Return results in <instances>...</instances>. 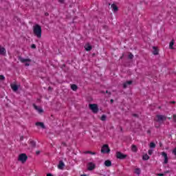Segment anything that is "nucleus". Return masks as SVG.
Instances as JSON below:
<instances>
[{"label":"nucleus","mask_w":176,"mask_h":176,"mask_svg":"<svg viewBox=\"0 0 176 176\" xmlns=\"http://www.w3.org/2000/svg\"><path fill=\"white\" fill-rule=\"evenodd\" d=\"M33 32L34 36H36V38H38V39L42 38V28L41 25L36 24L33 26Z\"/></svg>","instance_id":"obj_1"},{"label":"nucleus","mask_w":176,"mask_h":176,"mask_svg":"<svg viewBox=\"0 0 176 176\" xmlns=\"http://www.w3.org/2000/svg\"><path fill=\"white\" fill-rule=\"evenodd\" d=\"M19 60L21 63H22L23 64H25L26 67H30V65H31V59H30L29 58H23L20 56L19 58Z\"/></svg>","instance_id":"obj_2"},{"label":"nucleus","mask_w":176,"mask_h":176,"mask_svg":"<svg viewBox=\"0 0 176 176\" xmlns=\"http://www.w3.org/2000/svg\"><path fill=\"white\" fill-rule=\"evenodd\" d=\"M89 108L92 111L93 113H97L98 112V105L97 104H89Z\"/></svg>","instance_id":"obj_3"},{"label":"nucleus","mask_w":176,"mask_h":176,"mask_svg":"<svg viewBox=\"0 0 176 176\" xmlns=\"http://www.w3.org/2000/svg\"><path fill=\"white\" fill-rule=\"evenodd\" d=\"M27 159H28V157H27V155L25 153H22L19 155L18 160L19 162H21V163H25V162H27Z\"/></svg>","instance_id":"obj_4"},{"label":"nucleus","mask_w":176,"mask_h":176,"mask_svg":"<svg viewBox=\"0 0 176 176\" xmlns=\"http://www.w3.org/2000/svg\"><path fill=\"white\" fill-rule=\"evenodd\" d=\"M109 152H111V150L109 149V146H108V144H104L101 148V153H109Z\"/></svg>","instance_id":"obj_5"},{"label":"nucleus","mask_w":176,"mask_h":176,"mask_svg":"<svg viewBox=\"0 0 176 176\" xmlns=\"http://www.w3.org/2000/svg\"><path fill=\"white\" fill-rule=\"evenodd\" d=\"M116 157H117V159L123 160V159H126L127 157V155H124L120 152H117Z\"/></svg>","instance_id":"obj_6"},{"label":"nucleus","mask_w":176,"mask_h":176,"mask_svg":"<svg viewBox=\"0 0 176 176\" xmlns=\"http://www.w3.org/2000/svg\"><path fill=\"white\" fill-rule=\"evenodd\" d=\"M157 122H159L160 123H162V122H164V120H166L167 117L163 115H158L157 116Z\"/></svg>","instance_id":"obj_7"},{"label":"nucleus","mask_w":176,"mask_h":176,"mask_svg":"<svg viewBox=\"0 0 176 176\" xmlns=\"http://www.w3.org/2000/svg\"><path fill=\"white\" fill-rule=\"evenodd\" d=\"M161 155L164 159V164H167V163H168V157L167 156V153L162 152Z\"/></svg>","instance_id":"obj_8"},{"label":"nucleus","mask_w":176,"mask_h":176,"mask_svg":"<svg viewBox=\"0 0 176 176\" xmlns=\"http://www.w3.org/2000/svg\"><path fill=\"white\" fill-rule=\"evenodd\" d=\"M87 168L89 171H91L96 168V164L93 162H89L87 165Z\"/></svg>","instance_id":"obj_9"},{"label":"nucleus","mask_w":176,"mask_h":176,"mask_svg":"<svg viewBox=\"0 0 176 176\" xmlns=\"http://www.w3.org/2000/svg\"><path fill=\"white\" fill-rule=\"evenodd\" d=\"M84 47H85L86 52H90V50H91L93 49V47H91V45H90V43L85 44Z\"/></svg>","instance_id":"obj_10"},{"label":"nucleus","mask_w":176,"mask_h":176,"mask_svg":"<svg viewBox=\"0 0 176 176\" xmlns=\"http://www.w3.org/2000/svg\"><path fill=\"white\" fill-rule=\"evenodd\" d=\"M6 54V49L0 45V55L5 56Z\"/></svg>","instance_id":"obj_11"},{"label":"nucleus","mask_w":176,"mask_h":176,"mask_svg":"<svg viewBox=\"0 0 176 176\" xmlns=\"http://www.w3.org/2000/svg\"><path fill=\"white\" fill-rule=\"evenodd\" d=\"M34 109L38 112V113H42L43 112V109L42 108L38 107V106L33 104Z\"/></svg>","instance_id":"obj_12"},{"label":"nucleus","mask_w":176,"mask_h":176,"mask_svg":"<svg viewBox=\"0 0 176 176\" xmlns=\"http://www.w3.org/2000/svg\"><path fill=\"white\" fill-rule=\"evenodd\" d=\"M36 126L37 127H41V129H46V127L45 126V124H43V122H36Z\"/></svg>","instance_id":"obj_13"},{"label":"nucleus","mask_w":176,"mask_h":176,"mask_svg":"<svg viewBox=\"0 0 176 176\" xmlns=\"http://www.w3.org/2000/svg\"><path fill=\"white\" fill-rule=\"evenodd\" d=\"M65 166V164H64V162L63 161H60L59 164L58 165V168H59V170H63Z\"/></svg>","instance_id":"obj_14"},{"label":"nucleus","mask_w":176,"mask_h":176,"mask_svg":"<svg viewBox=\"0 0 176 176\" xmlns=\"http://www.w3.org/2000/svg\"><path fill=\"white\" fill-rule=\"evenodd\" d=\"M153 54H154V56H157V54H159V50H157V47H153Z\"/></svg>","instance_id":"obj_15"},{"label":"nucleus","mask_w":176,"mask_h":176,"mask_svg":"<svg viewBox=\"0 0 176 176\" xmlns=\"http://www.w3.org/2000/svg\"><path fill=\"white\" fill-rule=\"evenodd\" d=\"M11 88L13 91H17L19 90V86H17L16 84L11 85Z\"/></svg>","instance_id":"obj_16"},{"label":"nucleus","mask_w":176,"mask_h":176,"mask_svg":"<svg viewBox=\"0 0 176 176\" xmlns=\"http://www.w3.org/2000/svg\"><path fill=\"white\" fill-rule=\"evenodd\" d=\"M104 166H106V167H111L112 166V162L110 160H106L104 162Z\"/></svg>","instance_id":"obj_17"},{"label":"nucleus","mask_w":176,"mask_h":176,"mask_svg":"<svg viewBox=\"0 0 176 176\" xmlns=\"http://www.w3.org/2000/svg\"><path fill=\"white\" fill-rule=\"evenodd\" d=\"M131 83H133V81H131V80L127 81L126 82L124 83V85H123L124 89L127 88V86L131 85Z\"/></svg>","instance_id":"obj_18"},{"label":"nucleus","mask_w":176,"mask_h":176,"mask_svg":"<svg viewBox=\"0 0 176 176\" xmlns=\"http://www.w3.org/2000/svg\"><path fill=\"white\" fill-rule=\"evenodd\" d=\"M111 8H112L113 12H116L118 10V6L115 4L111 5Z\"/></svg>","instance_id":"obj_19"},{"label":"nucleus","mask_w":176,"mask_h":176,"mask_svg":"<svg viewBox=\"0 0 176 176\" xmlns=\"http://www.w3.org/2000/svg\"><path fill=\"white\" fill-rule=\"evenodd\" d=\"M135 174H137V175H140L141 174V169H140V168H136L135 169Z\"/></svg>","instance_id":"obj_20"},{"label":"nucleus","mask_w":176,"mask_h":176,"mask_svg":"<svg viewBox=\"0 0 176 176\" xmlns=\"http://www.w3.org/2000/svg\"><path fill=\"white\" fill-rule=\"evenodd\" d=\"M71 89L74 91H76V90H78V86H76V85H71Z\"/></svg>","instance_id":"obj_21"},{"label":"nucleus","mask_w":176,"mask_h":176,"mask_svg":"<svg viewBox=\"0 0 176 176\" xmlns=\"http://www.w3.org/2000/svg\"><path fill=\"white\" fill-rule=\"evenodd\" d=\"M149 147L151 148V149H153L155 148H156V144H155V142H151L149 144Z\"/></svg>","instance_id":"obj_22"},{"label":"nucleus","mask_w":176,"mask_h":176,"mask_svg":"<svg viewBox=\"0 0 176 176\" xmlns=\"http://www.w3.org/2000/svg\"><path fill=\"white\" fill-rule=\"evenodd\" d=\"M131 151H132V152H137V151H138L137 146L133 144L131 146Z\"/></svg>","instance_id":"obj_23"},{"label":"nucleus","mask_w":176,"mask_h":176,"mask_svg":"<svg viewBox=\"0 0 176 176\" xmlns=\"http://www.w3.org/2000/svg\"><path fill=\"white\" fill-rule=\"evenodd\" d=\"M173 46H174V40H172L169 43V48L173 50L174 49Z\"/></svg>","instance_id":"obj_24"},{"label":"nucleus","mask_w":176,"mask_h":176,"mask_svg":"<svg viewBox=\"0 0 176 176\" xmlns=\"http://www.w3.org/2000/svg\"><path fill=\"white\" fill-rule=\"evenodd\" d=\"M100 120H102V122H105V120H107V116L102 115L100 118Z\"/></svg>","instance_id":"obj_25"},{"label":"nucleus","mask_w":176,"mask_h":176,"mask_svg":"<svg viewBox=\"0 0 176 176\" xmlns=\"http://www.w3.org/2000/svg\"><path fill=\"white\" fill-rule=\"evenodd\" d=\"M149 160V155H148V154L143 155V160Z\"/></svg>","instance_id":"obj_26"},{"label":"nucleus","mask_w":176,"mask_h":176,"mask_svg":"<svg viewBox=\"0 0 176 176\" xmlns=\"http://www.w3.org/2000/svg\"><path fill=\"white\" fill-rule=\"evenodd\" d=\"M134 58V55H133V54L130 53L128 56V58H129L130 60L133 59Z\"/></svg>","instance_id":"obj_27"},{"label":"nucleus","mask_w":176,"mask_h":176,"mask_svg":"<svg viewBox=\"0 0 176 176\" xmlns=\"http://www.w3.org/2000/svg\"><path fill=\"white\" fill-rule=\"evenodd\" d=\"M85 153L87 154V153H89L90 155H96V152H91V151H85Z\"/></svg>","instance_id":"obj_28"},{"label":"nucleus","mask_w":176,"mask_h":176,"mask_svg":"<svg viewBox=\"0 0 176 176\" xmlns=\"http://www.w3.org/2000/svg\"><path fill=\"white\" fill-rule=\"evenodd\" d=\"M0 80H5V76L3 75H0Z\"/></svg>","instance_id":"obj_29"},{"label":"nucleus","mask_w":176,"mask_h":176,"mask_svg":"<svg viewBox=\"0 0 176 176\" xmlns=\"http://www.w3.org/2000/svg\"><path fill=\"white\" fill-rule=\"evenodd\" d=\"M31 47H32V49H36V45H35V44H32L31 45Z\"/></svg>","instance_id":"obj_30"},{"label":"nucleus","mask_w":176,"mask_h":176,"mask_svg":"<svg viewBox=\"0 0 176 176\" xmlns=\"http://www.w3.org/2000/svg\"><path fill=\"white\" fill-rule=\"evenodd\" d=\"M148 155H152V153H153V150H148Z\"/></svg>","instance_id":"obj_31"},{"label":"nucleus","mask_w":176,"mask_h":176,"mask_svg":"<svg viewBox=\"0 0 176 176\" xmlns=\"http://www.w3.org/2000/svg\"><path fill=\"white\" fill-rule=\"evenodd\" d=\"M173 120L174 122H176V115H173Z\"/></svg>","instance_id":"obj_32"},{"label":"nucleus","mask_w":176,"mask_h":176,"mask_svg":"<svg viewBox=\"0 0 176 176\" xmlns=\"http://www.w3.org/2000/svg\"><path fill=\"white\" fill-rule=\"evenodd\" d=\"M157 175H158V176H164V174H163V173H159V174H157Z\"/></svg>","instance_id":"obj_33"},{"label":"nucleus","mask_w":176,"mask_h":176,"mask_svg":"<svg viewBox=\"0 0 176 176\" xmlns=\"http://www.w3.org/2000/svg\"><path fill=\"white\" fill-rule=\"evenodd\" d=\"M60 3H63L64 2V0H58Z\"/></svg>","instance_id":"obj_34"},{"label":"nucleus","mask_w":176,"mask_h":176,"mask_svg":"<svg viewBox=\"0 0 176 176\" xmlns=\"http://www.w3.org/2000/svg\"><path fill=\"white\" fill-rule=\"evenodd\" d=\"M47 176H53L52 174H50V173H48L47 175Z\"/></svg>","instance_id":"obj_35"},{"label":"nucleus","mask_w":176,"mask_h":176,"mask_svg":"<svg viewBox=\"0 0 176 176\" xmlns=\"http://www.w3.org/2000/svg\"><path fill=\"white\" fill-rule=\"evenodd\" d=\"M36 155H39V151H36Z\"/></svg>","instance_id":"obj_36"},{"label":"nucleus","mask_w":176,"mask_h":176,"mask_svg":"<svg viewBox=\"0 0 176 176\" xmlns=\"http://www.w3.org/2000/svg\"><path fill=\"white\" fill-rule=\"evenodd\" d=\"M172 102V104H175V102Z\"/></svg>","instance_id":"obj_37"},{"label":"nucleus","mask_w":176,"mask_h":176,"mask_svg":"<svg viewBox=\"0 0 176 176\" xmlns=\"http://www.w3.org/2000/svg\"><path fill=\"white\" fill-rule=\"evenodd\" d=\"M80 176H87L86 175H81Z\"/></svg>","instance_id":"obj_38"},{"label":"nucleus","mask_w":176,"mask_h":176,"mask_svg":"<svg viewBox=\"0 0 176 176\" xmlns=\"http://www.w3.org/2000/svg\"><path fill=\"white\" fill-rule=\"evenodd\" d=\"M111 102H113V100H111Z\"/></svg>","instance_id":"obj_39"},{"label":"nucleus","mask_w":176,"mask_h":176,"mask_svg":"<svg viewBox=\"0 0 176 176\" xmlns=\"http://www.w3.org/2000/svg\"><path fill=\"white\" fill-rule=\"evenodd\" d=\"M48 15V14L47 13H45V16H47Z\"/></svg>","instance_id":"obj_40"},{"label":"nucleus","mask_w":176,"mask_h":176,"mask_svg":"<svg viewBox=\"0 0 176 176\" xmlns=\"http://www.w3.org/2000/svg\"><path fill=\"white\" fill-rule=\"evenodd\" d=\"M120 58H123V56H121Z\"/></svg>","instance_id":"obj_41"},{"label":"nucleus","mask_w":176,"mask_h":176,"mask_svg":"<svg viewBox=\"0 0 176 176\" xmlns=\"http://www.w3.org/2000/svg\"><path fill=\"white\" fill-rule=\"evenodd\" d=\"M21 140H23V138H21Z\"/></svg>","instance_id":"obj_42"}]
</instances>
